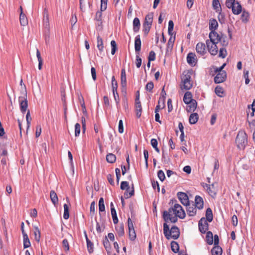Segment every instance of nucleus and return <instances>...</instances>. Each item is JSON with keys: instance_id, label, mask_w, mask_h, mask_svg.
Returning a JSON list of instances; mask_svg holds the SVG:
<instances>
[{"instance_id": "6e6552de", "label": "nucleus", "mask_w": 255, "mask_h": 255, "mask_svg": "<svg viewBox=\"0 0 255 255\" xmlns=\"http://www.w3.org/2000/svg\"><path fill=\"white\" fill-rule=\"evenodd\" d=\"M128 229L129 238L131 241H134L136 237V234L132 222L129 217L128 219Z\"/></svg>"}, {"instance_id": "052dcab7", "label": "nucleus", "mask_w": 255, "mask_h": 255, "mask_svg": "<svg viewBox=\"0 0 255 255\" xmlns=\"http://www.w3.org/2000/svg\"><path fill=\"white\" fill-rule=\"evenodd\" d=\"M154 85L152 82H148L145 86V89L151 92L153 88Z\"/></svg>"}, {"instance_id": "423d86ee", "label": "nucleus", "mask_w": 255, "mask_h": 255, "mask_svg": "<svg viewBox=\"0 0 255 255\" xmlns=\"http://www.w3.org/2000/svg\"><path fill=\"white\" fill-rule=\"evenodd\" d=\"M169 212H173V214L178 216L180 219H184L185 217V213L182 206L178 204H175L173 208H170Z\"/></svg>"}, {"instance_id": "7c9ffc66", "label": "nucleus", "mask_w": 255, "mask_h": 255, "mask_svg": "<svg viewBox=\"0 0 255 255\" xmlns=\"http://www.w3.org/2000/svg\"><path fill=\"white\" fill-rule=\"evenodd\" d=\"M188 105V106H187V111L188 112H194L197 107V102L196 100H194Z\"/></svg>"}, {"instance_id": "b1692460", "label": "nucleus", "mask_w": 255, "mask_h": 255, "mask_svg": "<svg viewBox=\"0 0 255 255\" xmlns=\"http://www.w3.org/2000/svg\"><path fill=\"white\" fill-rule=\"evenodd\" d=\"M121 80L122 87L123 88H126L127 86V78L126 70L124 68L122 69L121 70Z\"/></svg>"}, {"instance_id": "ddd939ff", "label": "nucleus", "mask_w": 255, "mask_h": 255, "mask_svg": "<svg viewBox=\"0 0 255 255\" xmlns=\"http://www.w3.org/2000/svg\"><path fill=\"white\" fill-rule=\"evenodd\" d=\"M227 78V73L226 71L218 72L214 78L215 83L219 84L224 82Z\"/></svg>"}, {"instance_id": "ea45409f", "label": "nucleus", "mask_w": 255, "mask_h": 255, "mask_svg": "<svg viewBox=\"0 0 255 255\" xmlns=\"http://www.w3.org/2000/svg\"><path fill=\"white\" fill-rule=\"evenodd\" d=\"M106 160L108 162L113 163L116 160V156L113 153H108L106 156Z\"/></svg>"}, {"instance_id": "603ef678", "label": "nucleus", "mask_w": 255, "mask_h": 255, "mask_svg": "<svg viewBox=\"0 0 255 255\" xmlns=\"http://www.w3.org/2000/svg\"><path fill=\"white\" fill-rule=\"evenodd\" d=\"M249 14L248 12L244 11L242 14L241 19L243 22H247L249 20Z\"/></svg>"}, {"instance_id": "13d9d810", "label": "nucleus", "mask_w": 255, "mask_h": 255, "mask_svg": "<svg viewBox=\"0 0 255 255\" xmlns=\"http://www.w3.org/2000/svg\"><path fill=\"white\" fill-rule=\"evenodd\" d=\"M157 176L160 181H163L165 179V176L164 172L162 170H160L157 172Z\"/></svg>"}, {"instance_id": "2f4dec72", "label": "nucleus", "mask_w": 255, "mask_h": 255, "mask_svg": "<svg viewBox=\"0 0 255 255\" xmlns=\"http://www.w3.org/2000/svg\"><path fill=\"white\" fill-rule=\"evenodd\" d=\"M85 237H86V242H87V246L88 251V252L91 254L93 252V244L88 239L86 232H85Z\"/></svg>"}, {"instance_id": "c03bdc74", "label": "nucleus", "mask_w": 255, "mask_h": 255, "mask_svg": "<svg viewBox=\"0 0 255 255\" xmlns=\"http://www.w3.org/2000/svg\"><path fill=\"white\" fill-rule=\"evenodd\" d=\"M64 207V214L63 218L64 219L67 220L69 217V207L67 204H65L63 206Z\"/></svg>"}, {"instance_id": "412c9836", "label": "nucleus", "mask_w": 255, "mask_h": 255, "mask_svg": "<svg viewBox=\"0 0 255 255\" xmlns=\"http://www.w3.org/2000/svg\"><path fill=\"white\" fill-rule=\"evenodd\" d=\"M141 40L139 35H137L134 39V48L136 53L138 52L141 49Z\"/></svg>"}, {"instance_id": "c9c22d12", "label": "nucleus", "mask_w": 255, "mask_h": 255, "mask_svg": "<svg viewBox=\"0 0 255 255\" xmlns=\"http://www.w3.org/2000/svg\"><path fill=\"white\" fill-rule=\"evenodd\" d=\"M206 241L208 244L212 245L213 243V235L211 231L207 232L206 236Z\"/></svg>"}, {"instance_id": "39448f33", "label": "nucleus", "mask_w": 255, "mask_h": 255, "mask_svg": "<svg viewBox=\"0 0 255 255\" xmlns=\"http://www.w3.org/2000/svg\"><path fill=\"white\" fill-rule=\"evenodd\" d=\"M208 49L210 53L212 55H216L218 52V46L217 44L219 43L216 40L214 37L210 38L206 41Z\"/></svg>"}, {"instance_id": "774afa93", "label": "nucleus", "mask_w": 255, "mask_h": 255, "mask_svg": "<svg viewBox=\"0 0 255 255\" xmlns=\"http://www.w3.org/2000/svg\"><path fill=\"white\" fill-rule=\"evenodd\" d=\"M107 179L111 185L114 186L115 185V183L114 181V175H112L110 174H108L107 175Z\"/></svg>"}, {"instance_id": "69168bd1", "label": "nucleus", "mask_w": 255, "mask_h": 255, "mask_svg": "<svg viewBox=\"0 0 255 255\" xmlns=\"http://www.w3.org/2000/svg\"><path fill=\"white\" fill-rule=\"evenodd\" d=\"M151 27V26L143 25V31L145 36L147 35L150 31Z\"/></svg>"}, {"instance_id": "bb28decb", "label": "nucleus", "mask_w": 255, "mask_h": 255, "mask_svg": "<svg viewBox=\"0 0 255 255\" xmlns=\"http://www.w3.org/2000/svg\"><path fill=\"white\" fill-rule=\"evenodd\" d=\"M140 27V22L138 18L135 17L133 20V30L134 32L139 31Z\"/></svg>"}, {"instance_id": "5701e85b", "label": "nucleus", "mask_w": 255, "mask_h": 255, "mask_svg": "<svg viewBox=\"0 0 255 255\" xmlns=\"http://www.w3.org/2000/svg\"><path fill=\"white\" fill-rule=\"evenodd\" d=\"M204 187V188H206V190L208 193L211 196L214 197V196H216V193L214 189V185L213 184H212V185L206 184L205 186Z\"/></svg>"}, {"instance_id": "72a5a7b5", "label": "nucleus", "mask_w": 255, "mask_h": 255, "mask_svg": "<svg viewBox=\"0 0 255 255\" xmlns=\"http://www.w3.org/2000/svg\"><path fill=\"white\" fill-rule=\"evenodd\" d=\"M198 115L197 113L191 114L189 117V122L190 124H196L198 120Z\"/></svg>"}, {"instance_id": "3c124183", "label": "nucleus", "mask_w": 255, "mask_h": 255, "mask_svg": "<svg viewBox=\"0 0 255 255\" xmlns=\"http://www.w3.org/2000/svg\"><path fill=\"white\" fill-rule=\"evenodd\" d=\"M120 188L121 190H126L127 191L129 190V186L128 182L127 181H122L121 183Z\"/></svg>"}, {"instance_id": "0e129e2a", "label": "nucleus", "mask_w": 255, "mask_h": 255, "mask_svg": "<svg viewBox=\"0 0 255 255\" xmlns=\"http://www.w3.org/2000/svg\"><path fill=\"white\" fill-rule=\"evenodd\" d=\"M113 95H114L115 101L116 103L117 109H118V110H119L120 108V106L119 104L120 99H119V94H118V95H117L116 93H115V94H113Z\"/></svg>"}, {"instance_id": "680f3d73", "label": "nucleus", "mask_w": 255, "mask_h": 255, "mask_svg": "<svg viewBox=\"0 0 255 255\" xmlns=\"http://www.w3.org/2000/svg\"><path fill=\"white\" fill-rule=\"evenodd\" d=\"M26 119L27 122V128H29L30 125V122L31 121V118H30V114L29 110L28 111L27 114L26 115Z\"/></svg>"}, {"instance_id": "9d476101", "label": "nucleus", "mask_w": 255, "mask_h": 255, "mask_svg": "<svg viewBox=\"0 0 255 255\" xmlns=\"http://www.w3.org/2000/svg\"><path fill=\"white\" fill-rule=\"evenodd\" d=\"M214 38L218 43L220 42L223 47H226L229 44L227 36L222 33H218V36L214 37Z\"/></svg>"}, {"instance_id": "4be33fe9", "label": "nucleus", "mask_w": 255, "mask_h": 255, "mask_svg": "<svg viewBox=\"0 0 255 255\" xmlns=\"http://www.w3.org/2000/svg\"><path fill=\"white\" fill-rule=\"evenodd\" d=\"M20 16H19L20 23L21 26H25L28 23L27 19V18H26L25 15L22 12V8L21 6H20Z\"/></svg>"}, {"instance_id": "dca6fc26", "label": "nucleus", "mask_w": 255, "mask_h": 255, "mask_svg": "<svg viewBox=\"0 0 255 255\" xmlns=\"http://www.w3.org/2000/svg\"><path fill=\"white\" fill-rule=\"evenodd\" d=\"M19 102L20 104V109L21 112L24 114L27 110L28 103L26 98L23 97H19Z\"/></svg>"}, {"instance_id": "f03ea898", "label": "nucleus", "mask_w": 255, "mask_h": 255, "mask_svg": "<svg viewBox=\"0 0 255 255\" xmlns=\"http://www.w3.org/2000/svg\"><path fill=\"white\" fill-rule=\"evenodd\" d=\"M247 138V135L245 132H239L236 138V143L239 149H244L245 148L248 143Z\"/></svg>"}, {"instance_id": "58836bf2", "label": "nucleus", "mask_w": 255, "mask_h": 255, "mask_svg": "<svg viewBox=\"0 0 255 255\" xmlns=\"http://www.w3.org/2000/svg\"><path fill=\"white\" fill-rule=\"evenodd\" d=\"M23 248L26 249L31 246V243L27 234L23 235Z\"/></svg>"}, {"instance_id": "e2e57ef3", "label": "nucleus", "mask_w": 255, "mask_h": 255, "mask_svg": "<svg viewBox=\"0 0 255 255\" xmlns=\"http://www.w3.org/2000/svg\"><path fill=\"white\" fill-rule=\"evenodd\" d=\"M155 59V53L153 51H151L148 57V60L149 61H154Z\"/></svg>"}, {"instance_id": "c85d7f7f", "label": "nucleus", "mask_w": 255, "mask_h": 255, "mask_svg": "<svg viewBox=\"0 0 255 255\" xmlns=\"http://www.w3.org/2000/svg\"><path fill=\"white\" fill-rule=\"evenodd\" d=\"M136 115L137 118H139L141 115L142 107L140 102H135Z\"/></svg>"}, {"instance_id": "4468645a", "label": "nucleus", "mask_w": 255, "mask_h": 255, "mask_svg": "<svg viewBox=\"0 0 255 255\" xmlns=\"http://www.w3.org/2000/svg\"><path fill=\"white\" fill-rule=\"evenodd\" d=\"M187 62L191 66L196 65L197 62V59L194 53L190 52L187 54Z\"/></svg>"}, {"instance_id": "a211bd4d", "label": "nucleus", "mask_w": 255, "mask_h": 255, "mask_svg": "<svg viewBox=\"0 0 255 255\" xmlns=\"http://www.w3.org/2000/svg\"><path fill=\"white\" fill-rule=\"evenodd\" d=\"M212 6L213 8L217 12H219L218 18L219 21H221L220 19V16H223L222 13L221 12L222 8L221 5L220 4L219 0H213L212 1Z\"/></svg>"}, {"instance_id": "473e14b6", "label": "nucleus", "mask_w": 255, "mask_h": 255, "mask_svg": "<svg viewBox=\"0 0 255 255\" xmlns=\"http://www.w3.org/2000/svg\"><path fill=\"white\" fill-rule=\"evenodd\" d=\"M50 197L51 200V202L54 205H56L58 203V198L56 193L54 191L52 190L50 193Z\"/></svg>"}, {"instance_id": "0eeeda50", "label": "nucleus", "mask_w": 255, "mask_h": 255, "mask_svg": "<svg viewBox=\"0 0 255 255\" xmlns=\"http://www.w3.org/2000/svg\"><path fill=\"white\" fill-rule=\"evenodd\" d=\"M218 27V23L216 19L214 18L211 19L209 21V30H210L209 34V38L218 36V33L215 31Z\"/></svg>"}, {"instance_id": "338daca9", "label": "nucleus", "mask_w": 255, "mask_h": 255, "mask_svg": "<svg viewBox=\"0 0 255 255\" xmlns=\"http://www.w3.org/2000/svg\"><path fill=\"white\" fill-rule=\"evenodd\" d=\"M118 131L120 133H122L124 132L123 123L122 120H120L119 123Z\"/></svg>"}, {"instance_id": "7ed1b4c3", "label": "nucleus", "mask_w": 255, "mask_h": 255, "mask_svg": "<svg viewBox=\"0 0 255 255\" xmlns=\"http://www.w3.org/2000/svg\"><path fill=\"white\" fill-rule=\"evenodd\" d=\"M226 5L229 8H232L234 14H239L242 11V6L238 1L235 0H226Z\"/></svg>"}, {"instance_id": "e433bc0d", "label": "nucleus", "mask_w": 255, "mask_h": 255, "mask_svg": "<svg viewBox=\"0 0 255 255\" xmlns=\"http://www.w3.org/2000/svg\"><path fill=\"white\" fill-rule=\"evenodd\" d=\"M206 218L207 221H208L209 222H211L213 220V213L211 209L210 208H207L206 212Z\"/></svg>"}, {"instance_id": "cd10ccee", "label": "nucleus", "mask_w": 255, "mask_h": 255, "mask_svg": "<svg viewBox=\"0 0 255 255\" xmlns=\"http://www.w3.org/2000/svg\"><path fill=\"white\" fill-rule=\"evenodd\" d=\"M115 229L119 236L122 237L124 235L125 231L123 223L120 224L119 225L116 226Z\"/></svg>"}, {"instance_id": "09e8293b", "label": "nucleus", "mask_w": 255, "mask_h": 255, "mask_svg": "<svg viewBox=\"0 0 255 255\" xmlns=\"http://www.w3.org/2000/svg\"><path fill=\"white\" fill-rule=\"evenodd\" d=\"M111 215L113 218V222L115 224L118 223V218L117 215L116 209H112L111 211Z\"/></svg>"}, {"instance_id": "1a4fd4ad", "label": "nucleus", "mask_w": 255, "mask_h": 255, "mask_svg": "<svg viewBox=\"0 0 255 255\" xmlns=\"http://www.w3.org/2000/svg\"><path fill=\"white\" fill-rule=\"evenodd\" d=\"M172 212H169V210L168 211H164L163 213V218L164 220L167 222L168 221H170L171 223H175L177 221V217L176 215L174 214V216H172L171 214Z\"/></svg>"}, {"instance_id": "49530a36", "label": "nucleus", "mask_w": 255, "mask_h": 255, "mask_svg": "<svg viewBox=\"0 0 255 255\" xmlns=\"http://www.w3.org/2000/svg\"><path fill=\"white\" fill-rule=\"evenodd\" d=\"M99 210L100 212H104L105 210L104 201L102 197L100 198L99 201Z\"/></svg>"}, {"instance_id": "a19ab883", "label": "nucleus", "mask_w": 255, "mask_h": 255, "mask_svg": "<svg viewBox=\"0 0 255 255\" xmlns=\"http://www.w3.org/2000/svg\"><path fill=\"white\" fill-rule=\"evenodd\" d=\"M175 37H170L169 39L168 40L167 47H166V52H167L169 50H171L173 48L174 42L175 41Z\"/></svg>"}, {"instance_id": "393cba45", "label": "nucleus", "mask_w": 255, "mask_h": 255, "mask_svg": "<svg viewBox=\"0 0 255 255\" xmlns=\"http://www.w3.org/2000/svg\"><path fill=\"white\" fill-rule=\"evenodd\" d=\"M152 21L153 14L152 13H149L146 15L143 25L151 26Z\"/></svg>"}, {"instance_id": "6ab92c4d", "label": "nucleus", "mask_w": 255, "mask_h": 255, "mask_svg": "<svg viewBox=\"0 0 255 255\" xmlns=\"http://www.w3.org/2000/svg\"><path fill=\"white\" fill-rule=\"evenodd\" d=\"M186 206L187 207L186 212L189 216H194L196 215L197 208L195 206L194 204L190 205L189 204V205Z\"/></svg>"}, {"instance_id": "864d4df0", "label": "nucleus", "mask_w": 255, "mask_h": 255, "mask_svg": "<svg viewBox=\"0 0 255 255\" xmlns=\"http://www.w3.org/2000/svg\"><path fill=\"white\" fill-rule=\"evenodd\" d=\"M111 45L112 47L111 54L113 55L115 54V52L117 49L116 41L115 40H112L111 42Z\"/></svg>"}, {"instance_id": "f3484780", "label": "nucleus", "mask_w": 255, "mask_h": 255, "mask_svg": "<svg viewBox=\"0 0 255 255\" xmlns=\"http://www.w3.org/2000/svg\"><path fill=\"white\" fill-rule=\"evenodd\" d=\"M97 47L99 50V54H98V56H100L102 57L104 55L103 53L104 51V44L103 40L102 37L98 35L97 37Z\"/></svg>"}, {"instance_id": "c756f323", "label": "nucleus", "mask_w": 255, "mask_h": 255, "mask_svg": "<svg viewBox=\"0 0 255 255\" xmlns=\"http://www.w3.org/2000/svg\"><path fill=\"white\" fill-rule=\"evenodd\" d=\"M212 255H221L222 254V249L219 246H215L211 250Z\"/></svg>"}, {"instance_id": "f8f14e48", "label": "nucleus", "mask_w": 255, "mask_h": 255, "mask_svg": "<svg viewBox=\"0 0 255 255\" xmlns=\"http://www.w3.org/2000/svg\"><path fill=\"white\" fill-rule=\"evenodd\" d=\"M177 197L179 200L180 201L181 203L185 205L188 206L189 204V200L187 195L184 193L182 192H179L177 193Z\"/></svg>"}, {"instance_id": "20e7f679", "label": "nucleus", "mask_w": 255, "mask_h": 255, "mask_svg": "<svg viewBox=\"0 0 255 255\" xmlns=\"http://www.w3.org/2000/svg\"><path fill=\"white\" fill-rule=\"evenodd\" d=\"M192 73L191 72L184 71L181 77L183 87L186 90H190L192 87V82L191 80Z\"/></svg>"}, {"instance_id": "aec40b11", "label": "nucleus", "mask_w": 255, "mask_h": 255, "mask_svg": "<svg viewBox=\"0 0 255 255\" xmlns=\"http://www.w3.org/2000/svg\"><path fill=\"white\" fill-rule=\"evenodd\" d=\"M194 205L199 210L203 208L204 201L203 198L201 196L199 195H196L195 196Z\"/></svg>"}, {"instance_id": "f257e3e1", "label": "nucleus", "mask_w": 255, "mask_h": 255, "mask_svg": "<svg viewBox=\"0 0 255 255\" xmlns=\"http://www.w3.org/2000/svg\"><path fill=\"white\" fill-rule=\"evenodd\" d=\"M163 234L167 240L171 238L177 239L180 236L179 229L176 226H172L170 230L166 223L163 224Z\"/></svg>"}, {"instance_id": "f704fd0d", "label": "nucleus", "mask_w": 255, "mask_h": 255, "mask_svg": "<svg viewBox=\"0 0 255 255\" xmlns=\"http://www.w3.org/2000/svg\"><path fill=\"white\" fill-rule=\"evenodd\" d=\"M112 91L113 94L116 93L118 95L117 89H118V83L116 80L115 77L114 76H112Z\"/></svg>"}, {"instance_id": "bf43d9fd", "label": "nucleus", "mask_w": 255, "mask_h": 255, "mask_svg": "<svg viewBox=\"0 0 255 255\" xmlns=\"http://www.w3.org/2000/svg\"><path fill=\"white\" fill-rule=\"evenodd\" d=\"M122 105H123V106L124 108L125 109V111H127L128 109V100L126 97H125L123 99Z\"/></svg>"}, {"instance_id": "9b49d317", "label": "nucleus", "mask_w": 255, "mask_h": 255, "mask_svg": "<svg viewBox=\"0 0 255 255\" xmlns=\"http://www.w3.org/2000/svg\"><path fill=\"white\" fill-rule=\"evenodd\" d=\"M208 224L207 220L204 217L202 218L199 221L198 226L199 231L202 233L204 234L208 229Z\"/></svg>"}, {"instance_id": "4c0bfd02", "label": "nucleus", "mask_w": 255, "mask_h": 255, "mask_svg": "<svg viewBox=\"0 0 255 255\" xmlns=\"http://www.w3.org/2000/svg\"><path fill=\"white\" fill-rule=\"evenodd\" d=\"M215 92L216 94L220 97H223L224 96V89L222 87H221L220 86H217L215 88Z\"/></svg>"}, {"instance_id": "37998d69", "label": "nucleus", "mask_w": 255, "mask_h": 255, "mask_svg": "<svg viewBox=\"0 0 255 255\" xmlns=\"http://www.w3.org/2000/svg\"><path fill=\"white\" fill-rule=\"evenodd\" d=\"M34 239L36 241L39 242L40 239V231L37 227H34Z\"/></svg>"}, {"instance_id": "a878e982", "label": "nucleus", "mask_w": 255, "mask_h": 255, "mask_svg": "<svg viewBox=\"0 0 255 255\" xmlns=\"http://www.w3.org/2000/svg\"><path fill=\"white\" fill-rule=\"evenodd\" d=\"M194 100V99H192V95L191 92L187 91L185 93L183 101L186 104H189Z\"/></svg>"}, {"instance_id": "de8ad7c7", "label": "nucleus", "mask_w": 255, "mask_h": 255, "mask_svg": "<svg viewBox=\"0 0 255 255\" xmlns=\"http://www.w3.org/2000/svg\"><path fill=\"white\" fill-rule=\"evenodd\" d=\"M134 188H133V185L132 184V188L130 192H128V190L124 193V197L126 199L129 198L132 196L134 195Z\"/></svg>"}, {"instance_id": "8fccbe9b", "label": "nucleus", "mask_w": 255, "mask_h": 255, "mask_svg": "<svg viewBox=\"0 0 255 255\" xmlns=\"http://www.w3.org/2000/svg\"><path fill=\"white\" fill-rule=\"evenodd\" d=\"M62 247L65 252L69 251V244L67 239H65L62 241Z\"/></svg>"}, {"instance_id": "4d7b16f0", "label": "nucleus", "mask_w": 255, "mask_h": 255, "mask_svg": "<svg viewBox=\"0 0 255 255\" xmlns=\"http://www.w3.org/2000/svg\"><path fill=\"white\" fill-rule=\"evenodd\" d=\"M108 0H101V11H105L107 7Z\"/></svg>"}, {"instance_id": "79ce46f5", "label": "nucleus", "mask_w": 255, "mask_h": 255, "mask_svg": "<svg viewBox=\"0 0 255 255\" xmlns=\"http://www.w3.org/2000/svg\"><path fill=\"white\" fill-rule=\"evenodd\" d=\"M171 248L172 252L174 253H178L179 250V246L178 244L175 241H172L171 242Z\"/></svg>"}, {"instance_id": "2eb2a0df", "label": "nucleus", "mask_w": 255, "mask_h": 255, "mask_svg": "<svg viewBox=\"0 0 255 255\" xmlns=\"http://www.w3.org/2000/svg\"><path fill=\"white\" fill-rule=\"evenodd\" d=\"M197 53L201 56H204L206 53L205 44L202 42H199L196 46Z\"/></svg>"}, {"instance_id": "6e6d98bb", "label": "nucleus", "mask_w": 255, "mask_h": 255, "mask_svg": "<svg viewBox=\"0 0 255 255\" xmlns=\"http://www.w3.org/2000/svg\"><path fill=\"white\" fill-rule=\"evenodd\" d=\"M81 131V126L79 123H76L75 125V135L78 136Z\"/></svg>"}, {"instance_id": "5fc2aeb1", "label": "nucleus", "mask_w": 255, "mask_h": 255, "mask_svg": "<svg viewBox=\"0 0 255 255\" xmlns=\"http://www.w3.org/2000/svg\"><path fill=\"white\" fill-rule=\"evenodd\" d=\"M165 95L166 93L164 91V87L162 89L161 92V101L162 102V108H164L165 107Z\"/></svg>"}, {"instance_id": "a18cd8bd", "label": "nucleus", "mask_w": 255, "mask_h": 255, "mask_svg": "<svg viewBox=\"0 0 255 255\" xmlns=\"http://www.w3.org/2000/svg\"><path fill=\"white\" fill-rule=\"evenodd\" d=\"M225 47H222L221 48H220L219 57H221L222 58H224L226 57L227 55V52Z\"/></svg>"}]
</instances>
